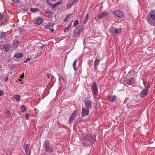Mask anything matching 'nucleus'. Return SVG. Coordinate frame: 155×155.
<instances>
[{"instance_id": "nucleus-14", "label": "nucleus", "mask_w": 155, "mask_h": 155, "mask_svg": "<svg viewBox=\"0 0 155 155\" xmlns=\"http://www.w3.org/2000/svg\"><path fill=\"white\" fill-rule=\"evenodd\" d=\"M3 47L4 51L5 52H8L9 50L10 45L9 44H6L3 45Z\"/></svg>"}, {"instance_id": "nucleus-20", "label": "nucleus", "mask_w": 155, "mask_h": 155, "mask_svg": "<svg viewBox=\"0 0 155 155\" xmlns=\"http://www.w3.org/2000/svg\"><path fill=\"white\" fill-rule=\"evenodd\" d=\"M13 43L14 47H17L19 45V42L17 40L15 39L13 40Z\"/></svg>"}, {"instance_id": "nucleus-48", "label": "nucleus", "mask_w": 155, "mask_h": 155, "mask_svg": "<svg viewBox=\"0 0 155 155\" xmlns=\"http://www.w3.org/2000/svg\"><path fill=\"white\" fill-rule=\"evenodd\" d=\"M44 45H43V46H42L40 47V48L41 49H42V48H43V47H44Z\"/></svg>"}, {"instance_id": "nucleus-19", "label": "nucleus", "mask_w": 155, "mask_h": 155, "mask_svg": "<svg viewBox=\"0 0 155 155\" xmlns=\"http://www.w3.org/2000/svg\"><path fill=\"white\" fill-rule=\"evenodd\" d=\"M54 24L49 23L47 25H45V28L50 29L54 25Z\"/></svg>"}, {"instance_id": "nucleus-34", "label": "nucleus", "mask_w": 155, "mask_h": 155, "mask_svg": "<svg viewBox=\"0 0 155 155\" xmlns=\"http://www.w3.org/2000/svg\"><path fill=\"white\" fill-rule=\"evenodd\" d=\"M3 18V14L0 13V21H2Z\"/></svg>"}, {"instance_id": "nucleus-18", "label": "nucleus", "mask_w": 155, "mask_h": 155, "mask_svg": "<svg viewBox=\"0 0 155 155\" xmlns=\"http://www.w3.org/2000/svg\"><path fill=\"white\" fill-rule=\"evenodd\" d=\"M43 21V19L41 18H37L35 21V24L38 25L41 24Z\"/></svg>"}, {"instance_id": "nucleus-43", "label": "nucleus", "mask_w": 155, "mask_h": 155, "mask_svg": "<svg viewBox=\"0 0 155 155\" xmlns=\"http://www.w3.org/2000/svg\"><path fill=\"white\" fill-rule=\"evenodd\" d=\"M71 23H70L68 25V28H70L71 27Z\"/></svg>"}, {"instance_id": "nucleus-5", "label": "nucleus", "mask_w": 155, "mask_h": 155, "mask_svg": "<svg viewBox=\"0 0 155 155\" xmlns=\"http://www.w3.org/2000/svg\"><path fill=\"white\" fill-rule=\"evenodd\" d=\"M109 31L113 36H115V35L120 33V29L119 28L116 29L115 27H113L109 28Z\"/></svg>"}, {"instance_id": "nucleus-29", "label": "nucleus", "mask_w": 155, "mask_h": 155, "mask_svg": "<svg viewBox=\"0 0 155 155\" xmlns=\"http://www.w3.org/2000/svg\"><path fill=\"white\" fill-rule=\"evenodd\" d=\"M45 149L46 151H48L49 152H51L53 151V150L49 147Z\"/></svg>"}, {"instance_id": "nucleus-42", "label": "nucleus", "mask_w": 155, "mask_h": 155, "mask_svg": "<svg viewBox=\"0 0 155 155\" xmlns=\"http://www.w3.org/2000/svg\"><path fill=\"white\" fill-rule=\"evenodd\" d=\"M61 1H60L59 2H58V3H56L55 4V6H57L60 4H61Z\"/></svg>"}, {"instance_id": "nucleus-51", "label": "nucleus", "mask_w": 155, "mask_h": 155, "mask_svg": "<svg viewBox=\"0 0 155 155\" xmlns=\"http://www.w3.org/2000/svg\"><path fill=\"white\" fill-rule=\"evenodd\" d=\"M21 81V80H20V79L19 80V81Z\"/></svg>"}, {"instance_id": "nucleus-2", "label": "nucleus", "mask_w": 155, "mask_h": 155, "mask_svg": "<svg viewBox=\"0 0 155 155\" xmlns=\"http://www.w3.org/2000/svg\"><path fill=\"white\" fill-rule=\"evenodd\" d=\"M147 20L151 26H155V9L149 13Z\"/></svg>"}, {"instance_id": "nucleus-50", "label": "nucleus", "mask_w": 155, "mask_h": 155, "mask_svg": "<svg viewBox=\"0 0 155 155\" xmlns=\"http://www.w3.org/2000/svg\"><path fill=\"white\" fill-rule=\"evenodd\" d=\"M52 1H55L56 0H51Z\"/></svg>"}, {"instance_id": "nucleus-21", "label": "nucleus", "mask_w": 155, "mask_h": 155, "mask_svg": "<svg viewBox=\"0 0 155 155\" xmlns=\"http://www.w3.org/2000/svg\"><path fill=\"white\" fill-rule=\"evenodd\" d=\"M6 37V34L5 32H2L0 35V40L5 39Z\"/></svg>"}, {"instance_id": "nucleus-45", "label": "nucleus", "mask_w": 155, "mask_h": 155, "mask_svg": "<svg viewBox=\"0 0 155 155\" xmlns=\"http://www.w3.org/2000/svg\"><path fill=\"white\" fill-rule=\"evenodd\" d=\"M54 30L53 29H51L50 30V31L51 32H53L54 31Z\"/></svg>"}, {"instance_id": "nucleus-38", "label": "nucleus", "mask_w": 155, "mask_h": 155, "mask_svg": "<svg viewBox=\"0 0 155 155\" xmlns=\"http://www.w3.org/2000/svg\"><path fill=\"white\" fill-rule=\"evenodd\" d=\"M4 92L2 90H1L0 91V96H2L3 95Z\"/></svg>"}, {"instance_id": "nucleus-25", "label": "nucleus", "mask_w": 155, "mask_h": 155, "mask_svg": "<svg viewBox=\"0 0 155 155\" xmlns=\"http://www.w3.org/2000/svg\"><path fill=\"white\" fill-rule=\"evenodd\" d=\"M73 4V3L72 2H68L67 6V8L68 9H69L72 7Z\"/></svg>"}, {"instance_id": "nucleus-17", "label": "nucleus", "mask_w": 155, "mask_h": 155, "mask_svg": "<svg viewBox=\"0 0 155 155\" xmlns=\"http://www.w3.org/2000/svg\"><path fill=\"white\" fill-rule=\"evenodd\" d=\"M79 60V59H76L74 61L73 64V67L74 71H76L78 70V67H76V65L77 62Z\"/></svg>"}, {"instance_id": "nucleus-24", "label": "nucleus", "mask_w": 155, "mask_h": 155, "mask_svg": "<svg viewBox=\"0 0 155 155\" xmlns=\"http://www.w3.org/2000/svg\"><path fill=\"white\" fill-rule=\"evenodd\" d=\"M20 108L22 112H24L26 110V108L25 106L23 105L21 106Z\"/></svg>"}, {"instance_id": "nucleus-22", "label": "nucleus", "mask_w": 155, "mask_h": 155, "mask_svg": "<svg viewBox=\"0 0 155 155\" xmlns=\"http://www.w3.org/2000/svg\"><path fill=\"white\" fill-rule=\"evenodd\" d=\"M13 98L17 101H19L20 100V96L18 94L14 95L13 96Z\"/></svg>"}, {"instance_id": "nucleus-23", "label": "nucleus", "mask_w": 155, "mask_h": 155, "mask_svg": "<svg viewBox=\"0 0 155 155\" xmlns=\"http://www.w3.org/2000/svg\"><path fill=\"white\" fill-rule=\"evenodd\" d=\"M89 14L87 13L85 16V18L84 19V24H85L87 21L88 20V16Z\"/></svg>"}, {"instance_id": "nucleus-44", "label": "nucleus", "mask_w": 155, "mask_h": 155, "mask_svg": "<svg viewBox=\"0 0 155 155\" xmlns=\"http://www.w3.org/2000/svg\"><path fill=\"white\" fill-rule=\"evenodd\" d=\"M24 73H23L22 74V75L20 77V78H21L22 79V78H23L24 77Z\"/></svg>"}, {"instance_id": "nucleus-36", "label": "nucleus", "mask_w": 155, "mask_h": 155, "mask_svg": "<svg viewBox=\"0 0 155 155\" xmlns=\"http://www.w3.org/2000/svg\"><path fill=\"white\" fill-rule=\"evenodd\" d=\"M69 28H68V27L65 28L64 29V32H67L68 31H69Z\"/></svg>"}, {"instance_id": "nucleus-4", "label": "nucleus", "mask_w": 155, "mask_h": 155, "mask_svg": "<svg viewBox=\"0 0 155 155\" xmlns=\"http://www.w3.org/2000/svg\"><path fill=\"white\" fill-rule=\"evenodd\" d=\"M82 28L81 27H77L74 30L73 36L74 37H78L79 36L81 31Z\"/></svg>"}, {"instance_id": "nucleus-46", "label": "nucleus", "mask_w": 155, "mask_h": 155, "mask_svg": "<svg viewBox=\"0 0 155 155\" xmlns=\"http://www.w3.org/2000/svg\"><path fill=\"white\" fill-rule=\"evenodd\" d=\"M48 18H51V15H48Z\"/></svg>"}, {"instance_id": "nucleus-35", "label": "nucleus", "mask_w": 155, "mask_h": 155, "mask_svg": "<svg viewBox=\"0 0 155 155\" xmlns=\"http://www.w3.org/2000/svg\"><path fill=\"white\" fill-rule=\"evenodd\" d=\"M12 1L16 3H18L20 2L19 0H12Z\"/></svg>"}, {"instance_id": "nucleus-8", "label": "nucleus", "mask_w": 155, "mask_h": 155, "mask_svg": "<svg viewBox=\"0 0 155 155\" xmlns=\"http://www.w3.org/2000/svg\"><path fill=\"white\" fill-rule=\"evenodd\" d=\"M90 109L83 107L81 112V117H83L85 115L87 116L89 114Z\"/></svg>"}, {"instance_id": "nucleus-26", "label": "nucleus", "mask_w": 155, "mask_h": 155, "mask_svg": "<svg viewBox=\"0 0 155 155\" xmlns=\"http://www.w3.org/2000/svg\"><path fill=\"white\" fill-rule=\"evenodd\" d=\"M22 54L21 53H19L15 54L14 56L17 58H21L22 57Z\"/></svg>"}, {"instance_id": "nucleus-28", "label": "nucleus", "mask_w": 155, "mask_h": 155, "mask_svg": "<svg viewBox=\"0 0 155 155\" xmlns=\"http://www.w3.org/2000/svg\"><path fill=\"white\" fill-rule=\"evenodd\" d=\"M16 66L15 65H12L9 67V68L12 71L14 70L16 68Z\"/></svg>"}, {"instance_id": "nucleus-30", "label": "nucleus", "mask_w": 155, "mask_h": 155, "mask_svg": "<svg viewBox=\"0 0 155 155\" xmlns=\"http://www.w3.org/2000/svg\"><path fill=\"white\" fill-rule=\"evenodd\" d=\"M38 10L37 8H31V11L32 12H35Z\"/></svg>"}, {"instance_id": "nucleus-16", "label": "nucleus", "mask_w": 155, "mask_h": 155, "mask_svg": "<svg viewBox=\"0 0 155 155\" xmlns=\"http://www.w3.org/2000/svg\"><path fill=\"white\" fill-rule=\"evenodd\" d=\"M96 58V59L94 62V67L95 69L97 68V66L98 64L100 61L99 57H97Z\"/></svg>"}, {"instance_id": "nucleus-47", "label": "nucleus", "mask_w": 155, "mask_h": 155, "mask_svg": "<svg viewBox=\"0 0 155 155\" xmlns=\"http://www.w3.org/2000/svg\"><path fill=\"white\" fill-rule=\"evenodd\" d=\"M47 78L48 79L50 78V76L48 74H47Z\"/></svg>"}, {"instance_id": "nucleus-3", "label": "nucleus", "mask_w": 155, "mask_h": 155, "mask_svg": "<svg viewBox=\"0 0 155 155\" xmlns=\"http://www.w3.org/2000/svg\"><path fill=\"white\" fill-rule=\"evenodd\" d=\"M92 89L94 99L96 100V101H97V99L96 98V95L98 93V88L97 85L96 84H93L92 85Z\"/></svg>"}, {"instance_id": "nucleus-15", "label": "nucleus", "mask_w": 155, "mask_h": 155, "mask_svg": "<svg viewBox=\"0 0 155 155\" xmlns=\"http://www.w3.org/2000/svg\"><path fill=\"white\" fill-rule=\"evenodd\" d=\"M108 99L110 101L112 102L116 101L117 100V97L115 95H113L112 96H109Z\"/></svg>"}, {"instance_id": "nucleus-41", "label": "nucleus", "mask_w": 155, "mask_h": 155, "mask_svg": "<svg viewBox=\"0 0 155 155\" xmlns=\"http://www.w3.org/2000/svg\"><path fill=\"white\" fill-rule=\"evenodd\" d=\"M49 5H50V6H53V8H54L56 6H55V4H54V5H52L50 3L49 4Z\"/></svg>"}, {"instance_id": "nucleus-11", "label": "nucleus", "mask_w": 155, "mask_h": 155, "mask_svg": "<svg viewBox=\"0 0 155 155\" xmlns=\"http://www.w3.org/2000/svg\"><path fill=\"white\" fill-rule=\"evenodd\" d=\"M108 15L109 13L106 12L99 13L97 15V17L99 19H101L104 17H107L108 16Z\"/></svg>"}, {"instance_id": "nucleus-31", "label": "nucleus", "mask_w": 155, "mask_h": 155, "mask_svg": "<svg viewBox=\"0 0 155 155\" xmlns=\"http://www.w3.org/2000/svg\"><path fill=\"white\" fill-rule=\"evenodd\" d=\"M71 16V15H68V16L64 20V22H65L67 21L68 19H69L70 18Z\"/></svg>"}, {"instance_id": "nucleus-37", "label": "nucleus", "mask_w": 155, "mask_h": 155, "mask_svg": "<svg viewBox=\"0 0 155 155\" xmlns=\"http://www.w3.org/2000/svg\"><path fill=\"white\" fill-rule=\"evenodd\" d=\"M29 117V115L28 114H27L25 115V117L27 120H28V118Z\"/></svg>"}, {"instance_id": "nucleus-39", "label": "nucleus", "mask_w": 155, "mask_h": 155, "mask_svg": "<svg viewBox=\"0 0 155 155\" xmlns=\"http://www.w3.org/2000/svg\"><path fill=\"white\" fill-rule=\"evenodd\" d=\"M8 77H5V78L4 80L5 81V82H6L8 80Z\"/></svg>"}, {"instance_id": "nucleus-13", "label": "nucleus", "mask_w": 155, "mask_h": 155, "mask_svg": "<svg viewBox=\"0 0 155 155\" xmlns=\"http://www.w3.org/2000/svg\"><path fill=\"white\" fill-rule=\"evenodd\" d=\"M77 111H74L72 113V115L70 116L69 119V123H71L72 122L74 119L75 116L76 115Z\"/></svg>"}, {"instance_id": "nucleus-27", "label": "nucleus", "mask_w": 155, "mask_h": 155, "mask_svg": "<svg viewBox=\"0 0 155 155\" xmlns=\"http://www.w3.org/2000/svg\"><path fill=\"white\" fill-rule=\"evenodd\" d=\"M45 149L49 147V143L48 140H45Z\"/></svg>"}, {"instance_id": "nucleus-49", "label": "nucleus", "mask_w": 155, "mask_h": 155, "mask_svg": "<svg viewBox=\"0 0 155 155\" xmlns=\"http://www.w3.org/2000/svg\"><path fill=\"white\" fill-rule=\"evenodd\" d=\"M41 155H46L44 154H42Z\"/></svg>"}, {"instance_id": "nucleus-32", "label": "nucleus", "mask_w": 155, "mask_h": 155, "mask_svg": "<svg viewBox=\"0 0 155 155\" xmlns=\"http://www.w3.org/2000/svg\"><path fill=\"white\" fill-rule=\"evenodd\" d=\"M78 20H75L74 22V25L75 26H76L78 24Z\"/></svg>"}, {"instance_id": "nucleus-33", "label": "nucleus", "mask_w": 155, "mask_h": 155, "mask_svg": "<svg viewBox=\"0 0 155 155\" xmlns=\"http://www.w3.org/2000/svg\"><path fill=\"white\" fill-rule=\"evenodd\" d=\"M45 12L47 14H51L52 13V12H50L49 10H46Z\"/></svg>"}, {"instance_id": "nucleus-9", "label": "nucleus", "mask_w": 155, "mask_h": 155, "mask_svg": "<svg viewBox=\"0 0 155 155\" xmlns=\"http://www.w3.org/2000/svg\"><path fill=\"white\" fill-rule=\"evenodd\" d=\"M113 14L120 18H122L124 15V13L122 12L119 10L114 11L113 12Z\"/></svg>"}, {"instance_id": "nucleus-40", "label": "nucleus", "mask_w": 155, "mask_h": 155, "mask_svg": "<svg viewBox=\"0 0 155 155\" xmlns=\"http://www.w3.org/2000/svg\"><path fill=\"white\" fill-rule=\"evenodd\" d=\"M31 59L30 58H27L25 61V62H27L28 61H29Z\"/></svg>"}, {"instance_id": "nucleus-10", "label": "nucleus", "mask_w": 155, "mask_h": 155, "mask_svg": "<svg viewBox=\"0 0 155 155\" xmlns=\"http://www.w3.org/2000/svg\"><path fill=\"white\" fill-rule=\"evenodd\" d=\"M148 91V89H143L140 93V96L141 97H145L147 95Z\"/></svg>"}, {"instance_id": "nucleus-6", "label": "nucleus", "mask_w": 155, "mask_h": 155, "mask_svg": "<svg viewBox=\"0 0 155 155\" xmlns=\"http://www.w3.org/2000/svg\"><path fill=\"white\" fill-rule=\"evenodd\" d=\"M134 81V79L133 78H131L129 79L127 78H125L123 80V83L125 85H130Z\"/></svg>"}, {"instance_id": "nucleus-12", "label": "nucleus", "mask_w": 155, "mask_h": 155, "mask_svg": "<svg viewBox=\"0 0 155 155\" xmlns=\"http://www.w3.org/2000/svg\"><path fill=\"white\" fill-rule=\"evenodd\" d=\"M29 145L25 143L23 146V149L27 154L30 153V150L29 148Z\"/></svg>"}, {"instance_id": "nucleus-1", "label": "nucleus", "mask_w": 155, "mask_h": 155, "mask_svg": "<svg viewBox=\"0 0 155 155\" xmlns=\"http://www.w3.org/2000/svg\"><path fill=\"white\" fill-rule=\"evenodd\" d=\"M95 136L94 135H87L84 139V145L86 146L91 145L96 141Z\"/></svg>"}, {"instance_id": "nucleus-7", "label": "nucleus", "mask_w": 155, "mask_h": 155, "mask_svg": "<svg viewBox=\"0 0 155 155\" xmlns=\"http://www.w3.org/2000/svg\"><path fill=\"white\" fill-rule=\"evenodd\" d=\"M84 104L86 108L90 109H91L92 106L91 101L88 97L84 99Z\"/></svg>"}]
</instances>
